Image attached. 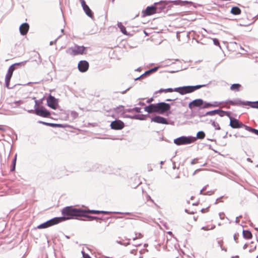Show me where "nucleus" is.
<instances>
[{
    "instance_id": "f257e3e1",
    "label": "nucleus",
    "mask_w": 258,
    "mask_h": 258,
    "mask_svg": "<svg viewBox=\"0 0 258 258\" xmlns=\"http://www.w3.org/2000/svg\"><path fill=\"white\" fill-rule=\"evenodd\" d=\"M84 212L85 211H83V209L75 208L72 206H68L64 208L61 211L63 216L58 218H59L60 222L72 219H79L78 217L83 216Z\"/></svg>"
},
{
    "instance_id": "f03ea898",
    "label": "nucleus",
    "mask_w": 258,
    "mask_h": 258,
    "mask_svg": "<svg viewBox=\"0 0 258 258\" xmlns=\"http://www.w3.org/2000/svg\"><path fill=\"white\" fill-rule=\"evenodd\" d=\"M206 85H198L196 86H184L175 88V92L179 93L181 95L190 93L195 91L206 86Z\"/></svg>"
},
{
    "instance_id": "7ed1b4c3",
    "label": "nucleus",
    "mask_w": 258,
    "mask_h": 258,
    "mask_svg": "<svg viewBox=\"0 0 258 258\" xmlns=\"http://www.w3.org/2000/svg\"><path fill=\"white\" fill-rule=\"evenodd\" d=\"M225 103H229L233 106H244L248 105L252 108H258V101L255 102L251 101H242L238 98H236L233 100H227Z\"/></svg>"
},
{
    "instance_id": "20e7f679",
    "label": "nucleus",
    "mask_w": 258,
    "mask_h": 258,
    "mask_svg": "<svg viewBox=\"0 0 258 258\" xmlns=\"http://www.w3.org/2000/svg\"><path fill=\"white\" fill-rule=\"evenodd\" d=\"M196 140V138L191 136L186 137L181 136L176 139H175L173 142L175 144L178 146L183 145H188L194 142Z\"/></svg>"
},
{
    "instance_id": "39448f33",
    "label": "nucleus",
    "mask_w": 258,
    "mask_h": 258,
    "mask_svg": "<svg viewBox=\"0 0 258 258\" xmlns=\"http://www.w3.org/2000/svg\"><path fill=\"white\" fill-rule=\"evenodd\" d=\"M85 47L83 46L75 45L73 47H70L67 49V53L72 55H77L82 54L85 50Z\"/></svg>"
},
{
    "instance_id": "423d86ee",
    "label": "nucleus",
    "mask_w": 258,
    "mask_h": 258,
    "mask_svg": "<svg viewBox=\"0 0 258 258\" xmlns=\"http://www.w3.org/2000/svg\"><path fill=\"white\" fill-rule=\"evenodd\" d=\"M229 118L230 119L229 125L233 128H239L241 127H244L245 130L247 131L246 127H249V126L243 124L238 119L232 117L231 115Z\"/></svg>"
},
{
    "instance_id": "0eeeda50",
    "label": "nucleus",
    "mask_w": 258,
    "mask_h": 258,
    "mask_svg": "<svg viewBox=\"0 0 258 258\" xmlns=\"http://www.w3.org/2000/svg\"><path fill=\"white\" fill-rule=\"evenodd\" d=\"M170 105L168 103L161 102L157 103V113L163 114L170 109Z\"/></svg>"
},
{
    "instance_id": "6e6552de",
    "label": "nucleus",
    "mask_w": 258,
    "mask_h": 258,
    "mask_svg": "<svg viewBox=\"0 0 258 258\" xmlns=\"http://www.w3.org/2000/svg\"><path fill=\"white\" fill-rule=\"evenodd\" d=\"M60 222L59 218L58 217L53 218L46 222L39 225L37 228L39 229L46 228Z\"/></svg>"
},
{
    "instance_id": "1a4fd4ad",
    "label": "nucleus",
    "mask_w": 258,
    "mask_h": 258,
    "mask_svg": "<svg viewBox=\"0 0 258 258\" xmlns=\"http://www.w3.org/2000/svg\"><path fill=\"white\" fill-rule=\"evenodd\" d=\"M158 7L154 6H148L145 10L143 11V17L152 15L155 13H159Z\"/></svg>"
},
{
    "instance_id": "9d476101",
    "label": "nucleus",
    "mask_w": 258,
    "mask_h": 258,
    "mask_svg": "<svg viewBox=\"0 0 258 258\" xmlns=\"http://www.w3.org/2000/svg\"><path fill=\"white\" fill-rule=\"evenodd\" d=\"M35 113L36 115L43 117H47L50 115L49 111L43 106H40L38 108H36Z\"/></svg>"
},
{
    "instance_id": "9b49d317",
    "label": "nucleus",
    "mask_w": 258,
    "mask_h": 258,
    "mask_svg": "<svg viewBox=\"0 0 258 258\" xmlns=\"http://www.w3.org/2000/svg\"><path fill=\"white\" fill-rule=\"evenodd\" d=\"M124 126V122L119 119H115L110 123L111 128L115 130H120L122 129Z\"/></svg>"
},
{
    "instance_id": "f8f14e48",
    "label": "nucleus",
    "mask_w": 258,
    "mask_h": 258,
    "mask_svg": "<svg viewBox=\"0 0 258 258\" xmlns=\"http://www.w3.org/2000/svg\"><path fill=\"white\" fill-rule=\"evenodd\" d=\"M47 105L51 108L55 109L58 105L57 100L54 96L50 95L47 98Z\"/></svg>"
},
{
    "instance_id": "ddd939ff",
    "label": "nucleus",
    "mask_w": 258,
    "mask_h": 258,
    "mask_svg": "<svg viewBox=\"0 0 258 258\" xmlns=\"http://www.w3.org/2000/svg\"><path fill=\"white\" fill-rule=\"evenodd\" d=\"M89 64L86 60H81L78 64V68L80 72L82 73L86 72L89 69Z\"/></svg>"
},
{
    "instance_id": "4468645a",
    "label": "nucleus",
    "mask_w": 258,
    "mask_h": 258,
    "mask_svg": "<svg viewBox=\"0 0 258 258\" xmlns=\"http://www.w3.org/2000/svg\"><path fill=\"white\" fill-rule=\"evenodd\" d=\"M204 104V100L202 99H197L191 101L188 104V107L190 109H192L195 107H202Z\"/></svg>"
},
{
    "instance_id": "2eb2a0df",
    "label": "nucleus",
    "mask_w": 258,
    "mask_h": 258,
    "mask_svg": "<svg viewBox=\"0 0 258 258\" xmlns=\"http://www.w3.org/2000/svg\"><path fill=\"white\" fill-rule=\"evenodd\" d=\"M151 121L163 124H168V122L166 118L158 115L152 118Z\"/></svg>"
},
{
    "instance_id": "dca6fc26",
    "label": "nucleus",
    "mask_w": 258,
    "mask_h": 258,
    "mask_svg": "<svg viewBox=\"0 0 258 258\" xmlns=\"http://www.w3.org/2000/svg\"><path fill=\"white\" fill-rule=\"evenodd\" d=\"M26 62H27V61L26 60V61L18 62V63H15L12 65H11L9 68V70L7 73V75H8V76L9 75L10 76L12 77L13 75V72L16 69L15 66H24Z\"/></svg>"
},
{
    "instance_id": "f3484780",
    "label": "nucleus",
    "mask_w": 258,
    "mask_h": 258,
    "mask_svg": "<svg viewBox=\"0 0 258 258\" xmlns=\"http://www.w3.org/2000/svg\"><path fill=\"white\" fill-rule=\"evenodd\" d=\"M169 3L168 2L166 1H161L159 3H155V5H156V7H158V11H159V13L163 11L165 12L167 11V8L166 6Z\"/></svg>"
},
{
    "instance_id": "a211bd4d",
    "label": "nucleus",
    "mask_w": 258,
    "mask_h": 258,
    "mask_svg": "<svg viewBox=\"0 0 258 258\" xmlns=\"http://www.w3.org/2000/svg\"><path fill=\"white\" fill-rule=\"evenodd\" d=\"M144 110L148 113H152L154 112L157 113V103L150 104L148 106H146L144 108Z\"/></svg>"
},
{
    "instance_id": "6ab92c4d",
    "label": "nucleus",
    "mask_w": 258,
    "mask_h": 258,
    "mask_svg": "<svg viewBox=\"0 0 258 258\" xmlns=\"http://www.w3.org/2000/svg\"><path fill=\"white\" fill-rule=\"evenodd\" d=\"M29 28V25L28 23H24L21 24L19 28L21 34L22 35H25L27 33Z\"/></svg>"
},
{
    "instance_id": "aec40b11",
    "label": "nucleus",
    "mask_w": 258,
    "mask_h": 258,
    "mask_svg": "<svg viewBox=\"0 0 258 258\" xmlns=\"http://www.w3.org/2000/svg\"><path fill=\"white\" fill-rule=\"evenodd\" d=\"M85 212L83 213V216H86V214H107L110 213V212L108 211H99V210H83Z\"/></svg>"
},
{
    "instance_id": "412c9836",
    "label": "nucleus",
    "mask_w": 258,
    "mask_h": 258,
    "mask_svg": "<svg viewBox=\"0 0 258 258\" xmlns=\"http://www.w3.org/2000/svg\"><path fill=\"white\" fill-rule=\"evenodd\" d=\"M83 10L85 12V14L90 18H93V13L91 10L89 8L88 6H87L86 7H84L83 8Z\"/></svg>"
},
{
    "instance_id": "4be33fe9",
    "label": "nucleus",
    "mask_w": 258,
    "mask_h": 258,
    "mask_svg": "<svg viewBox=\"0 0 258 258\" xmlns=\"http://www.w3.org/2000/svg\"><path fill=\"white\" fill-rule=\"evenodd\" d=\"M231 13L235 15H239L241 13V10L237 7H233L231 10Z\"/></svg>"
},
{
    "instance_id": "5701e85b",
    "label": "nucleus",
    "mask_w": 258,
    "mask_h": 258,
    "mask_svg": "<svg viewBox=\"0 0 258 258\" xmlns=\"http://www.w3.org/2000/svg\"><path fill=\"white\" fill-rule=\"evenodd\" d=\"M243 236L245 239H249L252 237V234L248 230H243Z\"/></svg>"
},
{
    "instance_id": "b1692460",
    "label": "nucleus",
    "mask_w": 258,
    "mask_h": 258,
    "mask_svg": "<svg viewBox=\"0 0 258 258\" xmlns=\"http://www.w3.org/2000/svg\"><path fill=\"white\" fill-rule=\"evenodd\" d=\"M117 26L120 29V31L125 35H127V31H126L125 27L122 25L121 22L117 23Z\"/></svg>"
},
{
    "instance_id": "393cba45",
    "label": "nucleus",
    "mask_w": 258,
    "mask_h": 258,
    "mask_svg": "<svg viewBox=\"0 0 258 258\" xmlns=\"http://www.w3.org/2000/svg\"><path fill=\"white\" fill-rule=\"evenodd\" d=\"M12 77L10 76L9 75L6 76L5 78V86L8 89L12 88L13 87H10V82L11 80Z\"/></svg>"
},
{
    "instance_id": "a878e982",
    "label": "nucleus",
    "mask_w": 258,
    "mask_h": 258,
    "mask_svg": "<svg viewBox=\"0 0 258 258\" xmlns=\"http://www.w3.org/2000/svg\"><path fill=\"white\" fill-rule=\"evenodd\" d=\"M241 85L239 84H233L230 87V89L233 91H239Z\"/></svg>"
},
{
    "instance_id": "bb28decb",
    "label": "nucleus",
    "mask_w": 258,
    "mask_h": 258,
    "mask_svg": "<svg viewBox=\"0 0 258 258\" xmlns=\"http://www.w3.org/2000/svg\"><path fill=\"white\" fill-rule=\"evenodd\" d=\"M205 137V134L203 131H199L197 134V138L199 139H203Z\"/></svg>"
},
{
    "instance_id": "cd10ccee",
    "label": "nucleus",
    "mask_w": 258,
    "mask_h": 258,
    "mask_svg": "<svg viewBox=\"0 0 258 258\" xmlns=\"http://www.w3.org/2000/svg\"><path fill=\"white\" fill-rule=\"evenodd\" d=\"M81 217H84L87 218L88 219L89 221H92L93 220H97V219H102L101 218H98L96 216L87 215V214H86V216H81Z\"/></svg>"
},
{
    "instance_id": "c85d7f7f",
    "label": "nucleus",
    "mask_w": 258,
    "mask_h": 258,
    "mask_svg": "<svg viewBox=\"0 0 258 258\" xmlns=\"http://www.w3.org/2000/svg\"><path fill=\"white\" fill-rule=\"evenodd\" d=\"M141 108L140 107H134L133 108L127 109L126 110V112H132V111H136V112L140 113L141 112Z\"/></svg>"
},
{
    "instance_id": "c756f323",
    "label": "nucleus",
    "mask_w": 258,
    "mask_h": 258,
    "mask_svg": "<svg viewBox=\"0 0 258 258\" xmlns=\"http://www.w3.org/2000/svg\"><path fill=\"white\" fill-rule=\"evenodd\" d=\"M48 126L53 127H63V125L62 124L59 123H49L48 124Z\"/></svg>"
},
{
    "instance_id": "7c9ffc66",
    "label": "nucleus",
    "mask_w": 258,
    "mask_h": 258,
    "mask_svg": "<svg viewBox=\"0 0 258 258\" xmlns=\"http://www.w3.org/2000/svg\"><path fill=\"white\" fill-rule=\"evenodd\" d=\"M247 131L251 132L258 136V130L252 128L251 127H247Z\"/></svg>"
},
{
    "instance_id": "2f4dec72",
    "label": "nucleus",
    "mask_w": 258,
    "mask_h": 258,
    "mask_svg": "<svg viewBox=\"0 0 258 258\" xmlns=\"http://www.w3.org/2000/svg\"><path fill=\"white\" fill-rule=\"evenodd\" d=\"M16 161H17V160H16V159H13L12 163V165H11V169H10L11 172H13L15 170Z\"/></svg>"
},
{
    "instance_id": "473e14b6",
    "label": "nucleus",
    "mask_w": 258,
    "mask_h": 258,
    "mask_svg": "<svg viewBox=\"0 0 258 258\" xmlns=\"http://www.w3.org/2000/svg\"><path fill=\"white\" fill-rule=\"evenodd\" d=\"M210 121L212 122V124L215 127V130H220V127L218 123L215 122V121H212V120H211Z\"/></svg>"
},
{
    "instance_id": "72a5a7b5",
    "label": "nucleus",
    "mask_w": 258,
    "mask_h": 258,
    "mask_svg": "<svg viewBox=\"0 0 258 258\" xmlns=\"http://www.w3.org/2000/svg\"><path fill=\"white\" fill-rule=\"evenodd\" d=\"M140 115L137 114L135 115L134 116H127V117L132 119H140V120H143L144 118L143 117H140Z\"/></svg>"
},
{
    "instance_id": "f704fd0d",
    "label": "nucleus",
    "mask_w": 258,
    "mask_h": 258,
    "mask_svg": "<svg viewBox=\"0 0 258 258\" xmlns=\"http://www.w3.org/2000/svg\"><path fill=\"white\" fill-rule=\"evenodd\" d=\"M212 107L211 103L204 101V104L202 106V108H207Z\"/></svg>"
},
{
    "instance_id": "c9c22d12",
    "label": "nucleus",
    "mask_w": 258,
    "mask_h": 258,
    "mask_svg": "<svg viewBox=\"0 0 258 258\" xmlns=\"http://www.w3.org/2000/svg\"><path fill=\"white\" fill-rule=\"evenodd\" d=\"M207 115H210V116L214 115L213 111L212 110V111H208V112H206L205 114H204L203 115H199V116L202 117V116H205Z\"/></svg>"
},
{
    "instance_id": "e433bc0d",
    "label": "nucleus",
    "mask_w": 258,
    "mask_h": 258,
    "mask_svg": "<svg viewBox=\"0 0 258 258\" xmlns=\"http://www.w3.org/2000/svg\"><path fill=\"white\" fill-rule=\"evenodd\" d=\"M224 112H224V113H221V112H219L218 114L219 115V116H221V117L223 116L224 115H227L228 117H230V112H228V111H224Z\"/></svg>"
},
{
    "instance_id": "4c0bfd02",
    "label": "nucleus",
    "mask_w": 258,
    "mask_h": 258,
    "mask_svg": "<svg viewBox=\"0 0 258 258\" xmlns=\"http://www.w3.org/2000/svg\"><path fill=\"white\" fill-rule=\"evenodd\" d=\"M143 237V235L140 233H136V236L133 238V240H135L138 238H141Z\"/></svg>"
},
{
    "instance_id": "58836bf2",
    "label": "nucleus",
    "mask_w": 258,
    "mask_h": 258,
    "mask_svg": "<svg viewBox=\"0 0 258 258\" xmlns=\"http://www.w3.org/2000/svg\"><path fill=\"white\" fill-rule=\"evenodd\" d=\"M222 103V102H221L215 101L213 103H211V105H212V107H218L220 105H221Z\"/></svg>"
},
{
    "instance_id": "ea45409f",
    "label": "nucleus",
    "mask_w": 258,
    "mask_h": 258,
    "mask_svg": "<svg viewBox=\"0 0 258 258\" xmlns=\"http://www.w3.org/2000/svg\"><path fill=\"white\" fill-rule=\"evenodd\" d=\"M71 115L73 118H76L78 116V113L74 111H73L71 113Z\"/></svg>"
},
{
    "instance_id": "a19ab883",
    "label": "nucleus",
    "mask_w": 258,
    "mask_h": 258,
    "mask_svg": "<svg viewBox=\"0 0 258 258\" xmlns=\"http://www.w3.org/2000/svg\"><path fill=\"white\" fill-rule=\"evenodd\" d=\"M222 243H223V241L222 240H219L218 241V245L221 247V249L222 250H224L225 251H226L227 249L226 248L222 247Z\"/></svg>"
},
{
    "instance_id": "79ce46f5",
    "label": "nucleus",
    "mask_w": 258,
    "mask_h": 258,
    "mask_svg": "<svg viewBox=\"0 0 258 258\" xmlns=\"http://www.w3.org/2000/svg\"><path fill=\"white\" fill-rule=\"evenodd\" d=\"M213 41L214 45H215L216 46H219V47H220V43H219L218 39H217V38H214L213 39Z\"/></svg>"
},
{
    "instance_id": "37998d69",
    "label": "nucleus",
    "mask_w": 258,
    "mask_h": 258,
    "mask_svg": "<svg viewBox=\"0 0 258 258\" xmlns=\"http://www.w3.org/2000/svg\"><path fill=\"white\" fill-rule=\"evenodd\" d=\"M22 103H23V101L22 100H19L17 101H15L13 103V104L15 105V107L18 106Z\"/></svg>"
},
{
    "instance_id": "c03bdc74",
    "label": "nucleus",
    "mask_w": 258,
    "mask_h": 258,
    "mask_svg": "<svg viewBox=\"0 0 258 258\" xmlns=\"http://www.w3.org/2000/svg\"><path fill=\"white\" fill-rule=\"evenodd\" d=\"M213 112H214V115L216 114H219V112H221V113H224L225 112L223 110H222L221 109H216V110H213Z\"/></svg>"
},
{
    "instance_id": "a18cd8bd",
    "label": "nucleus",
    "mask_w": 258,
    "mask_h": 258,
    "mask_svg": "<svg viewBox=\"0 0 258 258\" xmlns=\"http://www.w3.org/2000/svg\"><path fill=\"white\" fill-rule=\"evenodd\" d=\"M179 3H182V4H190V5H193L194 7H196L195 4H193L191 2H188V1L181 2V1H179Z\"/></svg>"
},
{
    "instance_id": "49530a36",
    "label": "nucleus",
    "mask_w": 258,
    "mask_h": 258,
    "mask_svg": "<svg viewBox=\"0 0 258 258\" xmlns=\"http://www.w3.org/2000/svg\"><path fill=\"white\" fill-rule=\"evenodd\" d=\"M152 73L151 72V71H150V70L146 71L144 74L143 75H144L145 77H146L148 76H149Z\"/></svg>"
},
{
    "instance_id": "de8ad7c7",
    "label": "nucleus",
    "mask_w": 258,
    "mask_h": 258,
    "mask_svg": "<svg viewBox=\"0 0 258 258\" xmlns=\"http://www.w3.org/2000/svg\"><path fill=\"white\" fill-rule=\"evenodd\" d=\"M82 253L83 255V258H91L89 254H86L84 251H82Z\"/></svg>"
},
{
    "instance_id": "09e8293b",
    "label": "nucleus",
    "mask_w": 258,
    "mask_h": 258,
    "mask_svg": "<svg viewBox=\"0 0 258 258\" xmlns=\"http://www.w3.org/2000/svg\"><path fill=\"white\" fill-rule=\"evenodd\" d=\"M80 2H81V5H82V7H83V9L84 7H86L87 6H88V5L86 4V2H85V0H80Z\"/></svg>"
},
{
    "instance_id": "8fccbe9b",
    "label": "nucleus",
    "mask_w": 258,
    "mask_h": 258,
    "mask_svg": "<svg viewBox=\"0 0 258 258\" xmlns=\"http://www.w3.org/2000/svg\"><path fill=\"white\" fill-rule=\"evenodd\" d=\"M214 191L210 190V191H208L206 192H205L204 194V195L210 196V195H212L214 194Z\"/></svg>"
},
{
    "instance_id": "3c124183",
    "label": "nucleus",
    "mask_w": 258,
    "mask_h": 258,
    "mask_svg": "<svg viewBox=\"0 0 258 258\" xmlns=\"http://www.w3.org/2000/svg\"><path fill=\"white\" fill-rule=\"evenodd\" d=\"M61 37V35H59V36H58L56 39L54 40V41H50V45H52L54 44H55L56 43V41L58 39H59L60 37Z\"/></svg>"
},
{
    "instance_id": "603ef678",
    "label": "nucleus",
    "mask_w": 258,
    "mask_h": 258,
    "mask_svg": "<svg viewBox=\"0 0 258 258\" xmlns=\"http://www.w3.org/2000/svg\"><path fill=\"white\" fill-rule=\"evenodd\" d=\"M35 99V106H34V108H35V110H36V108H39V107L38 106V100H36L35 99V98H34Z\"/></svg>"
},
{
    "instance_id": "864d4df0",
    "label": "nucleus",
    "mask_w": 258,
    "mask_h": 258,
    "mask_svg": "<svg viewBox=\"0 0 258 258\" xmlns=\"http://www.w3.org/2000/svg\"><path fill=\"white\" fill-rule=\"evenodd\" d=\"M165 90L166 91V93L167 92H172L173 91H175V88L174 89H172V88H167V89H165Z\"/></svg>"
},
{
    "instance_id": "5fc2aeb1",
    "label": "nucleus",
    "mask_w": 258,
    "mask_h": 258,
    "mask_svg": "<svg viewBox=\"0 0 258 258\" xmlns=\"http://www.w3.org/2000/svg\"><path fill=\"white\" fill-rule=\"evenodd\" d=\"M158 69V67H154L151 69H150V71H151V72L152 73H154V72H155L156 71H157Z\"/></svg>"
},
{
    "instance_id": "6e6d98bb",
    "label": "nucleus",
    "mask_w": 258,
    "mask_h": 258,
    "mask_svg": "<svg viewBox=\"0 0 258 258\" xmlns=\"http://www.w3.org/2000/svg\"><path fill=\"white\" fill-rule=\"evenodd\" d=\"M162 92L166 93V91L165 90V89H160L159 90L156 92V93H162Z\"/></svg>"
},
{
    "instance_id": "4d7b16f0",
    "label": "nucleus",
    "mask_w": 258,
    "mask_h": 258,
    "mask_svg": "<svg viewBox=\"0 0 258 258\" xmlns=\"http://www.w3.org/2000/svg\"><path fill=\"white\" fill-rule=\"evenodd\" d=\"M117 242L119 244H122V245H127L128 244H129V242H127V243H123L121 241H117Z\"/></svg>"
},
{
    "instance_id": "13d9d810",
    "label": "nucleus",
    "mask_w": 258,
    "mask_h": 258,
    "mask_svg": "<svg viewBox=\"0 0 258 258\" xmlns=\"http://www.w3.org/2000/svg\"><path fill=\"white\" fill-rule=\"evenodd\" d=\"M197 163H198V159L195 158L191 161V164L194 165Z\"/></svg>"
},
{
    "instance_id": "bf43d9fd",
    "label": "nucleus",
    "mask_w": 258,
    "mask_h": 258,
    "mask_svg": "<svg viewBox=\"0 0 258 258\" xmlns=\"http://www.w3.org/2000/svg\"><path fill=\"white\" fill-rule=\"evenodd\" d=\"M145 78V76L143 74H142V75H141L140 77H137V78H136L135 80L136 81L137 80H141V79H142L143 78Z\"/></svg>"
},
{
    "instance_id": "052dcab7",
    "label": "nucleus",
    "mask_w": 258,
    "mask_h": 258,
    "mask_svg": "<svg viewBox=\"0 0 258 258\" xmlns=\"http://www.w3.org/2000/svg\"><path fill=\"white\" fill-rule=\"evenodd\" d=\"M219 217L221 219V220H223L224 219V217L223 216L224 215V213H220L219 214Z\"/></svg>"
},
{
    "instance_id": "680f3d73",
    "label": "nucleus",
    "mask_w": 258,
    "mask_h": 258,
    "mask_svg": "<svg viewBox=\"0 0 258 258\" xmlns=\"http://www.w3.org/2000/svg\"><path fill=\"white\" fill-rule=\"evenodd\" d=\"M123 108V106H120L119 107H117L116 108V111L117 112H119L120 111V110L122 109V108Z\"/></svg>"
},
{
    "instance_id": "e2e57ef3",
    "label": "nucleus",
    "mask_w": 258,
    "mask_h": 258,
    "mask_svg": "<svg viewBox=\"0 0 258 258\" xmlns=\"http://www.w3.org/2000/svg\"><path fill=\"white\" fill-rule=\"evenodd\" d=\"M38 122L39 123H41V124H44V125H47V126H48V124H49V123H48V122H44V121H39Z\"/></svg>"
},
{
    "instance_id": "0e129e2a",
    "label": "nucleus",
    "mask_w": 258,
    "mask_h": 258,
    "mask_svg": "<svg viewBox=\"0 0 258 258\" xmlns=\"http://www.w3.org/2000/svg\"><path fill=\"white\" fill-rule=\"evenodd\" d=\"M238 236V234H235L233 236L234 240L236 242H237V236Z\"/></svg>"
},
{
    "instance_id": "69168bd1",
    "label": "nucleus",
    "mask_w": 258,
    "mask_h": 258,
    "mask_svg": "<svg viewBox=\"0 0 258 258\" xmlns=\"http://www.w3.org/2000/svg\"><path fill=\"white\" fill-rule=\"evenodd\" d=\"M0 131H3V132H5L6 131V128H5V127H3V125H0Z\"/></svg>"
},
{
    "instance_id": "338daca9",
    "label": "nucleus",
    "mask_w": 258,
    "mask_h": 258,
    "mask_svg": "<svg viewBox=\"0 0 258 258\" xmlns=\"http://www.w3.org/2000/svg\"><path fill=\"white\" fill-rule=\"evenodd\" d=\"M152 101H153V98H151L149 99L147 101V103H150V102H151Z\"/></svg>"
},
{
    "instance_id": "774afa93",
    "label": "nucleus",
    "mask_w": 258,
    "mask_h": 258,
    "mask_svg": "<svg viewBox=\"0 0 258 258\" xmlns=\"http://www.w3.org/2000/svg\"><path fill=\"white\" fill-rule=\"evenodd\" d=\"M130 89V88H128L126 90H124V91H123L122 92H121V93L123 94H125L126 93V92L129 89Z\"/></svg>"
}]
</instances>
